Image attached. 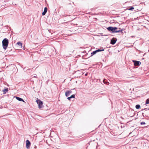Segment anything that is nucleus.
<instances>
[{
    "instance_id": "nucleus-2",
    "label": "nucleus",
    "mask_w": 149,
    "mask_h": 149,
    "mask_svg": "<svg viewBox=\"0 0 149 149\" xmlns=\"http://www.w3.org/2000/svg\"><path fill=\"white\" fill-rule=\"evenodd\" d=\"M36 102L38 104L39 108H42L43 107V102L40 100H37Z\"/></svg>"
},
{
    "instance_id": "nucleus-16",
    "label": "nucleus",
    "mask_w": 149,
    "mask_h": 149,
    "mask_svg": "<svg viewBox=\"0 0 149 149\" xmlns=\"http://www.w3.org/2000/svg\"><path fill=\"white\" fill-rule=\"evenodd\" d=\"M70 99L72 98H75V95H72L70 96Z\"/></svg>"
},
{
    "instance_id": "nucleus-3",
    "label": "nucleus",
    "mask_w": 149,
    "mask_h": 149,
    "mask_svg": "<svg viewBox=\"0 0 149 149\" xmlns=\"http://www.w3.org/2000/svg\"><path fill=\"white\" fill-rule=\"evenodd\" d=\"M104 49H98V50H96L94 51H93V52L91 53V56H93L94 54H95L97 52H98L100 51H104Z\"/></svg>"
},
{
    "instance_id": "nucleus-5",
    "label": "nucleus",
    "mask_w": 149,
    "mask_h": 149,
    "mask_svg": "<svg viewBox=\"0 0 149 149\" xmlns=\"http://www.w3.org/2000/svg\"><path fill=\"white\" fill-rule=\"evenodd\" d=\"M133 61L134 63V65L135 66H139L141 64V62L139 61Z\"/></svg>"
},
{
    "instance_id": "nucleus-24",
    "label": "nucleus",
    "mask_w": 149,
    "mask_h": 149,
    "mask_svg": "<svg viewBox=\"0 0 149 149\" xmlns=\"http://www.w3.org/2000/svg\"><path fill=\"white\" fill-rule=\"evenodd\" d=\"M37 148V147L36 146H34V148Z\"/></svg>"
},
{
    "instance_id": "nucleus-13",
    "label": "nucleus",
    "mask_w": 149,
    "mask_h": 149,
    "mask_svg": "<svg viewBox=\"0 0 149 149\" xmlns=\"http://www.w3.org/2000/svg\"><path fill=\"white\" fill-rule=\"evenodd\" d=\"M135 107L136 109H139L141 108L139 104H137L136 105Z\"/></svg>"
},
{
    "instance_id": "nucleus-11",
    "label": "nucleus",
    "mask_w": 149,
    "mask_h": 149,
    "mask_svg": "<svg viewBox=\"0 0 149 149\" xmlns=\"http://www.w3.org/2000/svg\"><path fill=\"white\" fill-rule=\"evenodd\" d=\"M103 82L104 84H106L107 85H109V83L107 81V80L104 79L103 80Z\"/></svg>"
},
{
    "instance_id": "nucleus-21",
    "label": "nucleus",
    "mask_w": 149,
    "mask_h": 149,
    "mask_svg": "<svg viewBox=\"0 0 149 149\" xmlns=\"http://www.w3.org/2000/svg\"><path fill=\"white\" fill-rule=\"evenodd\" d=\"M71 91H67L65 93H71Z\"/></svg>"
},
{
    "instance_id": "nucleus-15",
    "label": "nucleus",
    "mask_w": 149,
    "mask_h": 149,
    "mask_svg": "<svg viewBox=\"0 0 149 149\" xmlns=\"http://www.w3.org/2000/svg\"><path fill=\"white\" fill-rule=\"evenodd\" d=\"M17 44L19 46H21V47L22 46V44L20 42H17Z\"/></svg>"
},
{
    "instance_id": "nucleus-19",
    "label": "nucleus",
    "mask_w": 149,
    "mask_h": 149,
    "mask_svg": "<svg viewBox=\"0 0 149 149\" xmlns=\"http://www.w3.org/2000/svg\"><path fill=\"white\" fill-rule=\"evenodd\" d=\"M70 94H65V95L66 97H68L69 96Z\"/></svg>"
},
{
    "instance_id": "nucleus-22",
    "label": "nucleus",
    "mask_w": 149,
    "mask_h": 149,
    "mask_svg": "<svg viewBox=\"0 0 149 149\" xmlns=\"http://www.w3.org/2000/svg\"><path fill=\"white\" fill-rule=\"evenodd\" d=\"M67 99L69 100H70L71 99L70 98V97H68L67 98Z\"/></svg>"
},
{
    "instance_id": "nucleus-20",
    "label": "nucleus",
    "mask_w": 149,
    "mask_h": 149,
    "mask_svg": "<svg viewBox=\"0 0 149 149\" xmlns=\"http://www.w3.org/2000/svg\"><path fill=\"white\" fill-rule=\"evenodd\" d=\"M145 110V111H147V110H149V109H147V108H145L144 109H142V110Z\"/></svg>"
},
{
    "instance_id": "nucleus-18",
    "label": "nucleus",
    "mask_w": 149,
    "mask_h": 149,
    "mask_svg": "<svg viewBox=\"0 0 149 149\" xmlns=\"http://www.w3.org/2000/svg\"><path fill=\"white\" fill-rule=\"evenodd\" d=\"M140 124L142 125H144L146 124V123L144 122H142Z\"/></svg>"
},
{
    "instance_id": "nucleus-6",
    "label": "nucleus",
    "mask_w": 149,
    "mask_h": 149,
    "mask_svg": "<svg viewBox=\"0 0 149 149\" xmlns=\"http://www.w3.org/2000/svg\"><path fill=\"white\" fill-rule=\"evenodd\" d=\"M117 28L116 27H113V32L114 33H117V32H119L121 31H123V29H121V30H117Z\"/></svg>"
},
{
    "instance_id": "nucleus-1",
    "label": "nucleus",
    "mask_w": 149,
    "mask_h": 149,
    "mask_svg": "<svg viewBox=\"0 0 149 149\" xmlns=\"http://www.w3.org/2000/svg\"><path fill=\"white\" fill-rule=\"evenodd\" d=\"M9 42L8 40L6 38L3 39L2 42V45L3 48L6 49L8 46Z\"/></svg>"
},
{
    "instance_id": "nucleus-17",
    "label": "nucleus",
    "mask_w": 149,
    "mask_h": 149,
    "mask_svg": "<svg viewBox=\"0 0 149 149\" xmlns=\"http://www.w3.org/2000/svg\"><path fill=\"white\" fill-rule=\"evenodd\" d=\"M134 9V8L133 7H131L130 8H129L128 9L129 10H133Z\"/></svg>"
},
{
    "instance_id": "nucleus-23",
    "label": "nucleus",
    "mask_w": 149,
    "mask_h": 149,
    "mask_svg": "<svg viewBox=\"0 0 149 149\" xmlns=\"http://www.w3.org/2000/svg\"><path fill=\"white\" fill-rule=\"evenodd\" d=\"M142 116H143V117H145L144 116V113H142Z\"/></svg>"
},
{
    "instance_id": "nucleus-9",
    "label": "nucleus",
    "mask_w": 149,
    "mask_h": 149,
    "mask_svg": "<svg viewBox=\"0 0 149 149\" xmlns=\"http://www.w3.org/2000/svg\"><path fill=\"white\" fill-rule=\"evenodd\" d=\"M47 7H45L44 9V11L42 13V15H45L46 12L47 11Z\"/></svg>"
},
{
    "instance_id": "nucleus-14",
    "label": "nucleus",
    "mask_w": 149,
    "mask_h": 149,
    "mask_svg": "<svg viewBox=\"0 0 149 149\" xmlns=\"http://www.w3.org/2000/svg\"><path fill=\"white\" fill-rule=\"evenodd\" d=\"M146 104H149V98L147 99L146 101Z\"/></svg>"
},
{
    "instance_id": "nucleus-8",
    "label": "nucleus",
    "mask_w": 149,
    "mask_h": 149,
    "mask_svg": "<svg viewBox=\"0 0 149 149\" xmlns=\"http://www.w3.org/2000/svg\"><path fill=\"white\" fill-rule=\"evenodd\" d=\"M17 100L20 101H22L24 102V100L18 97H15Z\"/></svg>"
},
{
    "instance_id": "nucleus-4",
    "label": "nucleus",
    "mask_w": 149,
    "mask_h": 149,
    "mask_svg": "<svg viewBox=\"0 0 149 149\" xmlns=\"http://www.w3.org/2000/svg\"><path fill=\"white\" fill-rule=\"evenodd\" d=\"M26 147L27 148H29L31 146V142L28 140H27L26 141Z\"/></svg>"
},
{
    "instance_id": "nucleus-25",
    "label": "nucleus",
    "mask_w": 149,
    "mask_h": 149,
    "mask_svg": "<svg viewBox=\"0 0 149 149\" xmlns=\"http://www.w3.org/2000/svg\"><path fill=\"white\" fill-rule=\"evenodd\" d=\"M87 75V73H86V74H85V75L86 76Z\"/></svg>"
},
{
    "instance_id": "nucleus-12",
    "label": "nucleus",
    "mask_w": 149,
    "mask_h": 149,
    "mask_svg": "<svg viewBox=\"0 0 149 149\" xmlns=\"http://www.w3.org/2000/svg\"><path fill=\"white\" fill-rule=\"evenodd\" d=\"M8 91V88H5L3 91V92L4 93H6Z\"/></svg>"
},
{
    "instance_id": "nucleus-10",
    "label": "nucleus",
    "mask_w": 149,
    "mask_h": 149,
    "mask_svg": "<svg viewBox=\"0 0 149 149\" xmlns=\"http://www.w3.org/2000/svg\"><path fill=\"white\" fill-rule=\"evenodd\" d=\"M107 30L109 31H111L113 32V27H109L107 28Z\"/></svg>"
},
{
    "instance_id": "nucleus-26",
    "label": "nucleus",
    "mask_w": 149,
    "mask_h": 149,
    "mask_svg": "<svg viewBox=\"0 0 149 149\" xmlns=\"http://www.w3.org/2000/svg\"><path fill=\"white\" fill-rule=\"evenodd\" d=\"M140 97V96L137 97Z\"/></svg>"
},
{
    "instance_id": "nucleus-7",
    "label": "nucleus",
    "mask_w": 149,
    "mask_h": 149,
    "mask_svg": "<svg viewBox=\"0 0 149 149\" xmlns=\"http://www.w3.org/2000/svg\"><path fill=\"white\" fill-rule=\"evenodd\" d=\"M116 39H115L114 38H112L111 40V43L112 45H114L116 43Z\"/></svg>"
}]
</instances>
